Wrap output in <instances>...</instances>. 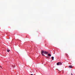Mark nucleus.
<instances>
[{"label":"nucleus","mask_w":75,"mask_h":75,"mask_svg":"<svg viewBox=\"0 0 75 75\" xmlns=\"http://www.w3.org/2000/svg\"><path fill=\"white\" fill-rule=\"evenodd\" d=\"M45 51L42 50L41 51V54L42 56H44L45 55L44 54H45Z\"/></svg>","instance_id":"nucleus-1"},{"label":"nucleus","mask_w":75,"mask_h":75,"mask_svg":"<svg viewBox=\"0 0 75 75\" xmlns=\"http://www.w3.org/2000/svg\"><path fill=\"white\" fill-rule=\"evenodd\" d=\"M57 65H62V63L61 62H59L57 63Z\"/></svg>","instance_id":"nucleus-2"},{"label":"nucleus","mask_w":75,"mask_h":75,"mask_svg":"<svg viewBox=\"0 0 75 75\" xmlns=\"http://www.w3.org/2000/svg\"><path fill=\"white\" fill-rule=\"evenodd\" d=\"M69 68H72L73 67L71 65H70L69 66Z\"/></svg>","instance_id":"nucleus-3"},{"label":"nucleus","mask_w":75,"mask_h":75,"mask_svg":"<svg viewBox=\"0 0 75 75\" xmlns=\"http://www.w3.org/2000/svg\"><path fill=\"white\" fill-rule=\"evenodd\" d=\"M48 54V52L45 51V54Z\"/></svg>","instance_id":"nucleus-4"},{"label":"nucleus","mask_w":75,"mask_h":75,"mask_svg":"<svg viewBox=\"0 0 75 75\" xmlns=\"http://www.w3.org/2000/svg\"><path fill=\"white\" fill-rule=\"evenodd\" d=\"M48 56H49V57H51V54H48Z\"/></svg>","instance_id":"nucleus-5"},{"label":"nucleus","mask_w":75,"mask_h":75,"mask_svg":"<svg viewBox=\"0 0 75 75\" xmlns=\"http://www.w3.org/2000/svg\"><path fill=\"white\" fill-rule=\"evenodd\" d=\"M54 57H52V60H54Z\"/></svg>","instance_id":"nucleus-6"},{"label":"nucleus","mask_w":75,"mask_h":75,"mask_svg":"<svg viewBox=\"0 0 75 75\" xmlns=\"http://www.w3.org/2000/svg\"><path fill=\"white\" fill-rule=\"evenodd\" d=\"M7 52H9V51H10V50H7Z\"/></svg>","instance_id":"nucleus-7"},{"label":"nucleus","mask_w":75,"mask_h":75,"mask_svg":"<svg viewBox=\"0 0 75 75\" xmlns=\"http://www.w3.org/2000/svg\"><path fill=\"white\" fill-rule=\"evenodd\" d=\"M47 57V58H48V57Z\"/></svg>","instance_id":"nucleus-8"},{"label":"nucleus","mask_w":75,"mask_h":75,"mask_svg":"<svg viewBox=\"0 0 75 75\" xmlns=\"http://www.w3.org/2000/svg\"><path fill=\"white\" fill-rule=\"evenodd\" d=\"M71 75H73L72 73H71Z\"/></svg>","instance_id":"nucleus-9"},{"label":"nucleus","mask_w":75,"mask_h":75,"mask_svg":"<svg viewBox=\"0 0 75 75\" xmlns=\"http://www.w3.org/2000/svg\"><path fill=\"white\" fill-rule=\"evenodd\" d=\"M0 67H1H1L0 66Z\"/></svg>","instance_id":"nucleus-10"},{"label":"nucleus","mask_w":75,"mask_h":75,"mask_svg":"<svg viewBox=\"0 0 75 75\" xmlns=\"http://www.w3.org/2000/svg\"><path fill=\"white\" fill-rule=\"evenodd\" d=\"M12 67H13V66H12Z\"/></svg>","instance_id":"nucleus-11"}]
</instances>
